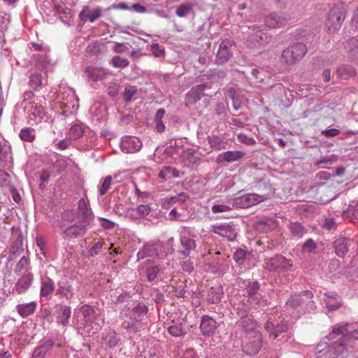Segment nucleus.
<instances>
[{"instance_id":"bb28decb","label":"nucleus","mask_w":358,"mask_h":358,"mask_svg":"<svg viewBox=\"0 0 358 358\" xmlns=\"http://www.w3.org/2000/svg\"><path fill=\"white\" fill-rule=\"evenodd\" d=\"M244 154L241 151L233 150L220 153L217 157L219 162H234L241 159Z\"/></svg>"},{"instance_id":"b1692460","label":"nucleus","mask_w":358,"mask_h":358,"mask_svg":"<svg viewBox=\"0 0 358 358\" xmlns=\"http://www.w3.org/2000/svg\"><path fill=\"white\" fill-rule=\"evenodd\" d=\"M259 288L260 285L257 281L247 282L245 284V291L251 303H260L259 297L257 295Z\"/></svg>"},{"instance_id":"473e14b6","label":"nucleus","mask_w":358,"mask_h":358,"mask_svg":"<svg viewBox=\"0 0 358 358\" xmlns=\"http://www.w3.org/2000/svg\"><path fill=\"white\" fill-rule=\"evenodd\" d=\"M71 317V309L69 306H62L57 316V322L63 326L69 324V320Z\"/></svg>"},{"instance_id":"423d86ee","label":"nucleus","mask_w":358,"mask_h":358,"mask_svg":"<svg viewBox=\"0 0 358 358\" xmlns=\"http://www.w3.org/2000/svg\"><path fill=\"white\" fill-rule=\"evenodd\" d=\"M262 346V336L259 331H255L247 336V341L243 346L247 355H256Z\"/></svg>"},{"instance_id":"8fccbe9b","label":"nucleus","mask_w":358,"mask_h":358,"mask_svg":"<svg viewBox=\"0 0 358 358\" xmlns=\"http://www.w3.org/2000/svg\"><path fill=\"white\" fill-rule=\"evenodd\" d=\"M75 96L74 91L69 88L66 87H62V86H59V96L62 99H69V98L71 99V98H73Z\"/></svg>"},{"instance_id":"a19ab883","label":"nucleus","mask_w":358,"mask_h":358,"mask_svg":"<svg viewBox=\"0 0 358 358\" xmlns=\"http://www.w3.org/2000/svg\"><path fill=\"white\" fill-rule=\"evenodd\" d=\"M241 324L245 331L248 332V334H250V333L252 331H257L255 329L256 322L252 316L242 317Z\"/></svg>"},{"instance_id":"9b49d317","label":"nucleus","mask_w":358,"mask_h":358,"mask_svg":"<svg viewBox=\"0 0 358 358\" xmlns=\"http://www.w3.org/2000/svg\"><path fill=\"white\" fill-rule=\"evenodd\" d=\"M290 264L282 255H276L265 262V268L269 271L282 272L289 269Z\"/></svg>"},{"instance_id":"412c9836","label":"nucleus","mask_w":358,"mask_h":358,"mask_svg":"<svg viewBox=\"0 0 358 358\" xmlns=\"http://www.w3.org/2000/svg\"><path fill=\"white\" fill-rule=\"evenodd\" d=\"M103 15L102 8L100 7L96 8L93 10H90L88 6L83 7V10L79 14V17L82 21L89 20L90 22H94Z\"/></svg>"},{"instance_id":"20e7f679","label":"nucleus","mask_w":358,"mask_h":358,"mask_svg":"<svg viewBox=\"0 0 358 358\" xmlns=\"http://www.w3.org/2000/svg\"><path fill=\"white\" fill-rule=\"evenodd\" d=\"M306 52L305 44L296 43L282 51V59L287 64L292 65L301 59Z\"/></svg>"},{"instance_id":"13d9d810","label":"nucleus","mask_w":358,"mask_h":358,"mask_svg":"<svg viewBox=\"0 0 358 358\" xmlns=\"http://www.w3.org/2000/svg\"><path fill=\"white\" fill-rule=\"evenodd\" d=\"M138 218L144 217L150 213V207L148 205H140L136 208Z\"/></svg>"},{"instance_id":"603ef678","label":"nucleus","mask_w":358,"mask_h":358,"mask_svg":"<svg viewBox=\"0 0 358 358\" xmlns=\"http://www.w3.org/2000/svg\"><path fill=\"white\" fill-rule=\"evenodd\" d=\"M316 248V243L312 238L305 241L302 245V252L303 253H311Z\"/></svg>"},{"instance_id":"e433bc0d","label":"nucleus","mask_w":358,"mask_h":358,"mask_svg":"<svg viewBox=\"0 0 358 358\" xmlns=\"http://www.w3.org/2000/svg\"><path fill=\"white\" fill-rule=\"evenodd\" d=\"M288 228L291 234L298 238H301L307 231L305 227L298 222H291Z\"/></svg>"},{"instance_id":"4468645a","label":"nucleus","mask_w":358,"mask_h":358,"mask_svg":"<svg viewBox=\"0 0 358 358\" xmlns=\"http://www.w3.org/2000/svg\"><path fill=\"white\" fill-rule=\"evenodd\" d=\"M93 217V213L89 208V203L84 199H80L78 203V222L90 224Z\"/></svg>"},{"instance_id":"9d476101","label":"nucleus","mask_w":358,"mask_h":358,"mask_svg":"<svg viewBox=\"0 0 358 358\" xmlns=\"http://www.w3.org/2000/svg\"><path fill=\"white\" fill-rule=\"evenodd\" d=\"M147 308L145 306H136L131 313V322L124 321L122 326L129 333H136L141 328L139 321L141 320L140 313H145Z\"/></svg>"},{"instance_id":"a18cd8bd","label":"nucleus","mask_w":358,"mask_h":358,"mask_svg":"<svg viewBox=\"0 0 358 358\" xmlns=\"http://www.w3.org/2000/svg\"><path fill=\"white\" fill-rule=\"evenodd\" d=\"M10 155V147L4 141H0V161H6Z\"/></svg>"},{"instance_id":"7ed1b4c3","label":"nucleus","mask_w":358,"mask_h":358,"mask_svg":"<svg viewBox=\"0 0 358 358\" xmlns=\"http://www.w3.org/2000/svg\"><path fill=\"white\" fill-rule=\"evenodd\" d=\"M80 285L73 280L62 279L57 283V294L67 300L79 297Z\"/></svg>"},{"instance_id":"f257e3e1","label":"nucleus","mask_w":358,"mask_h":358,"mask_svg":"<svg viewBox=\"0 0 358 358\" xmlns=\"http://www.w3.org/2000/svg\"><path fill=\"white\" fill-rule=\"evenodd\" d=\"M80 311L84 317V328L86 329V331L92 334L96 333L104 323L103 318L101 315H97L94 310L88 305L83 306Z\"/></svg>"},{"instance_id":"a878e982","label":"nucleus","mask_w":358,"mask_h":358,"mask_svg":"<svg viewBox=\"0 0 358 358\" xmlns=\"http://www.w3.org/2000/svg\"><path fill=\"white\" fill-rule=\"evenodd\" d=\"M55 289V282L53 280L48 277L41 279V286L40 295L41 297L48 299L53 293Z\"/></svg>"},{"instance_id":"f3484780","label":"nucleus","mask_w":358,"mask_h":358,"mask_svg":"<svg viewBox=\"0 0 358 358\" xmlns=\"http://www.w3.org/2000/svg\"><path fill=\"white\" fill-rule=\"evenodd\" d=\"M288 22V18L282 13H272L265 18L266 27L272 29L280 28L285 26Z\"/></svg>"},{"instance_id":"ddd939ff","label":"nucleus","mask_w":358,"mask_h":358,"mask_svg":"<svg viewBox=\"0 0 358 358\" xmlns=\"http://www.w3.org/2000/svg\"><path fill=\"white\" fill-rule=\"evenodd\" d=\"M211 231L231 241L235 240L237 236L236 229L233 224H217L212 226Z\"/></svg>"},{"instance_id":"0eeeda50","label":"nucleus","mask_w":358,"mask_h":358,"mask_svg":"<svg viewBox=\"0 0 358 358\" xmlns=\"http://www.w3.org/2000/svg\"><path fill=\"white\" fill-rule=\"evenodd\" d=\"M344 19V14L340 9H331L325 22V29L330 34L336 32L341 27Z\"/></svg>"},{"instance_id":"5701e85b","label":"nucleus","mask_w":358,"mask_h":358,"mask_svg":"<svg viewBox=\"0 0 358 358\" xmlns=\"http://www.w3.org/2000/svg\"><path fill=\"white\" fill-rule=\"evenodd\" d=\"M303 296H306L307 299H311L313 294L310 291H305L302 294L293 295L287 301V307L292 309L301 307L304 303Z\"/></svg>"},{"instance_id":"680f3d73","label":"nucleus","mask_w":358,"mask_h":358,"mask_svg":"<svg viewBox=\"0 0 358 358\" xmlns=\"http://www.w3.org/2000/svg\"><path fill=\"white\" fill-rule=\"evenodd\" d=\"M152 54L156 57H159L164 55V49L159 46L158 43H153L151 45Z\"/></svg>"},{"instance_id":"5fc2aeb1","label":"nucleus","mask_w":358,"mask_h":358,"mask_svg":"<svg viewBox=\"0 0 358 358\" xmlns=\"http://www.w3.org/2000/svg\"><path fill=\"white\" fill-rule=\"evenodd\" d=\"M159 268L157 266H150L147 268L146 274L149 281H153L157 277Z\"/></svg>"},{"instance_id":"dca6fc26","label":"nucleus","mask_w":358,"mask_h":358,"mask_svg":"<svg viewBox=\"0 0 358 358\" xmlns=\"http://www.w3.org/2000/svg\"><path fill=\"white\" fill-rule=\"evenodd\" d=\"M353 241L344 237H338L334 241L333 246L335 252L339 257H344L348 252Z\"/></svg>"},{"instance_id":"72a5a7b5","label":"nucleus","mask_w":358,"mask_h":358,"mask_svg":"<svg viewBox=\"0 0 358 358\" xmlns=\"http://www.w3.org/2000/svg\"><path fill=\"white\" fill-rule=\"evenodd\" d=\"M103 341L107 346L113 348L117 345L120 338L114 330L110 329L103 336Z\"/></svg>"},{"instance_id":"c9c22d12","label":"nucleus","mask_w":358,"mask_h":358,"mask_svg":"<svg viewBox=\"0 0 358 358\" xmlns=\"http://www.w3.org/2000/svg\"><path fill=\"white\" fill-rule=\"evenodd\" d=\"M165 110L160 108L157 110L155 115V129L159 133H162L165 131L166 127L164 122V117L165 115Z\"/></svg>"},{"instance_id":"49530a36","label":"nucleus","mask_w":358,"mask_h":358,"mask_svg":"<svg viewBox=\"0 0 358 358\" xmlns=\"http://www.w3.org/2000/svg\"><path fill=\"white\" fill-rule=\"evenodd\" d=\"M112 180L113 178L110 176H108L103 179L99 187V192L100 195L103 196L107 192L110 187Z\"/></svg>"},{"instance_id":"de8ad7c7","label":"nucleus","mask_w":358,"mask_h":358,"mask_svg":"<svg viewBox=\"0 0 358 358\" xmlns=\"http://www.w3.org/2000/svg\"><path fill=\"white\" fill-rule=\"evenodd\" d=\"M83 134V129L81 126L78 124L73 125L69 129V136L72 139H77L80 138Z\"/></svg>"},{"instance_id":"6ab92c4d","label":"nucleus","mask_w":358,"mask_h":358,"mask_svg":"<svg viewBox=\"0 0 358 358\" xmlns=\"http://www.w3.org/2000/svg\"><path fill=\"white\" fill-rule=\"evenodd\" d=\"M217 328L216 321L208 315H204L201 317L200 329L201 333L205 336H211Z\"/></svg>"},{"instance_id":"cd10ccee","label":"nucleus","mask_w":358,"mask_h":358,"mask_svg":"<svg viewBox=\"0 0 358 358\" xmlns=\"http://www.w3.org/2000/svg\"><path fill=\"white\" fill-rule=\"evenodd\" d=\"M180 242L182 247L185 248L183 250L180 251V253L185 257L189 256L190 251L194 250L196 248L195 241L189 234H182L180 236Z\"/></svg>"},{"instance_id":"58836bf2","label":"nucleus","mask_w":358,"mask_h":358,"mask_svg":"<svg viewBox=\"0 0 358 358\" xmlns=\"http://www.w3.org/2000/svg\"><path fill=\"white\" fill-rule=\"evenodd\" d=\"M19 136L24 141L33 142L36 136V130L31 127L23 128L20 130Z\"/></svg>"},{"instance_id":"4be33fe9","label":"nucleus","mask_w":358,"mask_h":358,"mask_svg":"<svg viewBox=\"0 0 358 358\" xmlns=\"http://www.w3.org/2000/svg\"><path fill=\"white\" fill-rule=\"evenodd\" d=\"M90 224L78 222V224H75L67 227L64 231V236L66 238H73L81 236L85 234L87 227Z\"/></svg>"},{"instance_id":"774afa93","label":"nucleus","mask_w":358,"mask_h":358,"mask_svg":"<svg viewBox=\"0 0 358 358\" xmlns=\"http://www.w3.org/2000/svg\"><path fill=\"white\" fill-rule=\"evenodd\" d=\"M113 50L117 53H124L129 50V48L125 43H115Z\"/></svg>"},{"instance_id":"338daca9","label":"nucleus","mask_w":358,"mask_h":358,"mask_svg":"<svg viewBox=\"0 0 358 358\" xmlns=\"http://www.w3.org/2000/svg\"><path fill=\"white\" fill-rule=\"evenodd\" d=\"M180 265L182 270L187 273H191L194 270V264L190 259L181 262Z\"/></svg>"},{"instance_id":"4d7b16f0","label":"nucleus","mask_w":358,"mask_h":358,"mask_svg":"<svg viewBox=\"0 0 358 358\" xmlns=\"http://www.w3.org/2000/svg\"><path fill=\"white\" fill-rule=\"evenodd\" d=\"M231 209V208L226 204H215L211 208L214 214L229 212Z\"/></svg>"},{"instance_id":"2eb2a0df","label":"nucleus","mask_w":358,"mask_h":358,"mask_svg":"<svg viewBox=\"0 0 358 358\" xmlns=\"http://www.w3.org/2000/svg\"><path fill=\"white\" fill-rule=\"evenodd\" d=\"M206 88V84H200L193 87L186 94L185 106H189L197 103L203 96Z\"/></svg>"},{"instance_id":"0e129e2a","label":"nucleus","mask_w":358,"mask_h":358,"mask_svg":"<svg viewBox=\"0 0 358 358\" xmlns=\"http://www.w3.org/2000/svg\"><path fill=\"white\" fill-rule=\"evenodd\" d=\"M266 331L271 335L276 338V325L271 321H267L264 324Z\"/></svg>"},{"instance_id":"7c9ffc66","label":"nucleus","mask_w":358,"mask_h":358,"mask_svg":"<svg viewBox=\"0 0 358 358\" xmlns=\"http://www.w3.org/2000/svg\"><path fill=\"white\" fill-rule=\"evenodd\" d=\"M36 306V302L31 301L30 303L19 304L16 306V309L20 316L27 317L35 311Z\"/></svg>"},{"instance_id":"3c124183","label":"nucleus","mask_w":358,"mask_h":358,"mask_svg":"<svg viewBox=\"0 0 358 358\" xmlns=\"http://www.w3.org/2000/svg\"><path fill=\"white\" fill-rule=\"evenodd\" d=\"M137 88L134 86H127L125 87L123 97L125 101L129 102L131 100L134 95L136 94Z\"/></svg>"},{"instance_id":"ea45409f","label":"nucleus","mask_w":358,"mask_h":358,"mask_svg":"<svg viewBox=\"0 0 358 358\" xmlns=\"http://www.w3.org/2000/svg\"><path fill=\"white\" fill-rule=\"evenodd\" d=\"M338 76L343 79H347L349 77L355 75L356 72L355 69L350 65H342L336 70Z\"/></svg>"},{"instance_id":"79ce46f5","label":"nucleus","mask_w":358,"mask_h":358,"mask_svg":"<svg viewBox=\"0 0 358 358\" xmlns=\"http://www.w3.org/2000/svg\"><path fill=\"white\" fill-rule=\"evenodd\" d=\"M194 4L190 2H185L177 6L176 14L180 17H185L192 10Z\"/></svg>"},{"instance_id":"1a4fd4ad","label":"nucleus","mask_w":358,"mask_h":358,"mask_svg":"<svg viewBox=\"0 0 358 358\" xmlns=\"http://www.w3.org/2000/svg\"><path fill=\"white\" fill-rule=\"evenodd\" d=\"M235 47L234 41L231 39L226 38L220 44L219 49L217 52L215 62L218 64L226 63L233 55V50Z\"/></svg>"},{"instance_id":"f03ea898","label":"nucleus","mask_w":358,"mask_h":358,"mask_svg":"<svg viewBox=\"0 0 358 358\" xmlns=\"http://www.w3.org/2000/svg\"><path fill=\"white\" fill-rule=\"evenodd\" d=\"M245 39V45L250 48H257L264 46L272 40V36L268 35L258 27L253 26Z\"/></svg>"},{"instance_id":"6e6d98bb","label":"nucleus","mask_w":358,"mask_h":358,"mask_svg":"<svg viewBox=\"0 0 358 358\" xmlns=\"http://www.w3.org/2000/svg\"><path fill=\"white\" fill-rule=\"evenodd\" d=\"M168 331L173 336H181L185 334V331L182 329L181 324H174L170 326Z\"/></svg>"},{"instance_id":"09e8293b","label":"nucleus","mask_w":358,"mask_h":358,"mask_svg":"<svg viewBox=\"0 0 358 358\" xmlns=\"http://www.w3.org/2000/svg\"><path fill=\"white\" fill-rule=\"evenodd\" d=\"M29 264V259L26 256H23L20 258L17 264H16L15 272L20 273L24 269H27Z\"/></svg>"},{"instance_id":"c85d7f7f","label":"nucleus","mask_w":358,"mask_h":358,"mask_svg":"<svg viewBox=\"0 0 358 358\" xmlns=\"http://www.w3.org/2000/svg\"><path fill=\"white\" fill-rule=\"evenodd\" d=\"M53 345L54 343L51 340L45 341L34 349L31 358H44L46 354L52 350Z\"/></svg>"},{"instance_id":"864d4df0","label":"nucleus","mask_w":358,"mask_h":358,"mask_svg":"<svg viewBox=\"0 0 358 358\" xmlns=\"http://www.w3.org/2000/svg\"><path fill=\"white\" fill-rule=\"evenodd\" d=\"M120 215L124 216L126 218H129L133 220L139 219L136 208H127L124 210V212L120 213Z\"/></svg>"},{"instance_id":"aec40b11","label":"nucleus","mask_w":358,"mask_h":358,"mask_svg":"<svg viewBox=\"0 0 358 358\" xmlns=\"http://www.w3.org/2000/svg\"><path fill=\"white\" fill-rule=\"evenodd\" d=\"M215 255H221V258L211 263L209 265V269L213 273H223L229 267V257L222 255L220 252H216Z\"/></svg>"},{"instance_id":"a211bd4d","label":"nucleus","mask_w":358,"mask_h":358,"mask_svg":"<svg viewBox=\"0 0 358 358\" xmlns=\"http://www.w3.org/2000/svg\"><path fill=\"white\" fill-rule=\"evenodd\" d=\"M34 280V275L31 273H27L22 275L16 282L13 291L17 294H23L26 292L31 287Z\"/></svg>"},{"instance_id":"052dcab7","label":"nucleus","mask_w":358,"mask_h":358,"mask_svg":"<svg viewBox=\"0 0 358 358\" xmlns=\"http://www.w3.org/2000/svg\"><path fill=\"white\" fill-rule=\"evenodd\" d=\"M245 251L242 249H238L234 252V259L237 263L242 264L245 259Z\"/></svg>"},{"instance_id":"4c0bfd02","label":"nucleus","mask_w":358,"mask_h":358,"mask_svg":"<svg viewBox=\"0 0 358 358\" xmlns=\"http://www.w3.org/2000/svg\"><path fill=\"white\" fill-rule=\"evenodd\" d=\"M345 49L352 59H358V39L352 38L347 41Z\"/></svg>"},{"instance_id":"c03bdc74","label":"nucleus","mask_w":358,"mask_h":358,"mask_svg":"<svg viewBox=\"0 0 358 358\" xmlns=\"http://www.w3.org/2000/svg\"><path fill=\"white\" fill-rule=\"evenodd\" d=\"M110 64L115 68L124 69L129 66V62L125 58L115 56L110 61Z\"/></svg>"},{"instance_id":"2f4dec72","label":"nucleus","mask_w":358,"mask_h":358,"mask_svg":"<svg viewBox=\"0 0 358 358\" xmlns=\"http://www.w3.org/2000/svg\"><path fill=\"white\" fill-rule=\"evenodd\" d=\"M343 217L350 219L351 222L358 221V202L352 201L350 203L348 209L343 210Z\"/></svg>"},{"instance_id":"393cba45","label":"nucleus","mask_w":358,"mask_h":358,"mask_svg":"<svg viewBox=\"0 0 358 358\" xmlns=\"http://www.w3.org/2000/svg\"><path fill=\"white\" fill-rule=\"evenodd\" d=\"M324 299L326 306L329 310H335L342 306L340 296L335 292H327Z\"/></svg>"},{"instance_id":"39448f33","label":"nucleus","mask_w":358,"mask_h":358,"mask_svg":"<svg viewBox=\"0 0 358 358\" xmlns=\"http://www.w3.org/2000/svg\"><path fill=\"white\" fill-rule=\"evenodd\" d=\"M265 195L257 194H247L236 197L233 201V207L238 208H248L266 200Z\"/></svg>"},{"instance_id":"f8f14e48","label":"nucleus","mask_w":358,"mask_h":358,"mask_svg":"<svg viewBox=\"0 0 358 358\" xmlns=\"http://www.w3.org/2000/svg\"><path fill=\"white\" fill-rule=\"evenodd\" d=\"M143 145L141 140L131 136H125L120 142L121 150L126 153H134L140 150Z\"/></svg>"},{"instance_id":"e2e57ef3","label":"nucleus","mask_w":358,"mask_h":358,"mask_svg":"<svg viewBox=\"0 0 358 358\" xmlns=\"http://www.w3.org/2000/svg\"><path fill=\"white\" fill-rule=\"evenodd\" d=\"M103 243H101L100 241L96 243L94 245V246L92 247L90 249V250H89V255L90 257H94V256L98 255L100 252V251H101V248H103Z\"/></svg>"},{"instance_id":"6e6552de","label":"nucleus","mask_w":358,"mask_h":358,"mask_svg":"<svg viewBox=\"0 0 358 358\" xmlns=\"http://www.w3.org/2000/svg\"><path fill=\"white\" fill-rule=\"evenodd\" d=\"M164 253L163 244L157 241L145 243L138 252V260L143 259L148 257H160Z\"/></svg>"},{"instance_id":"bf43d9fd","label":"nucleus","mask_w":358,"mask_h":358,"mask_svg":"<svg viewBox=\"0 0 358 358\" xmlns=\"http://www.w3.org/2000/svg\"><path fill=\"white\" fill-rule=\"evenodd\" d=\"M237 138L240 142L249 145H254L256 143L253 138L248 136L246 134L243 133L238 134Z\"/></svg>"},{"instance_id":"c756f323","label":"nucleus","mask_w":358,"mask_h":358,"mask_svg":"<svg viewBox=\"0 0 358 358\" xmlns=\"http://www.w3.org/2000/svg\"><path fill=\"white\" fill-rule=\"evenodd\" d=\"M86 74L93 81L101 80L105 78L107 71L103 68L90 66L86 69Z\"/></svg>"},{"instance_id":"f704fd0d","label":"nucleus","mask_w":358,"mask_h":358,"mask_svg":"<svg viewBox=\"0 0 358 358\" xmlns=\"http://www.w3.org/2000/svg\"><path fill=\"white\" fill-rule=\"evenodd\" d=\"M222 295V287L220 286L211 287L208 291V300L213 303H217L221 301Z\"/></svg>"},{"instance_id":"69168bd1","label":"nucleus","mask_w":358,"mask_h":358,"mask_svg":"<svg viewBox=\"0 0 358 358\" xmlns=\"http://www.w3.org/2000/svg\"><path fill=\"white\" fill-rule=\"evenodd\" d=\"M210 144L213 148L221 150L224 148L223 143L217 136H213L210 138Z\"/></svg>"},{"instance_id":"37998d69","label":"nucleus","mask_w":358,"mask_h":358,"mask_svg":"<svg viewBox=\"0 0 358 358\" xmlns=\"http://www.w3.org/2000/svg\"><path fill=\"white\" fill-rule=\"evenodd\" d=\"M29 84L30 87L34 90H37L38 87H41L43 85H44L42 76L39 73L31 74L29 76Z\"/></svg>"}]
</instances>
